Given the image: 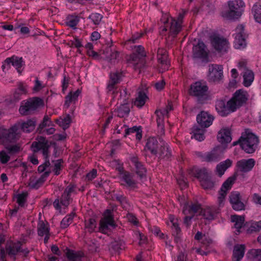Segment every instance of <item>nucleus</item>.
Returning a JSON list of instances; mask_svg holds the SVG:
<instances>
[{
  "label": "nucleus",
  "mask_w": 261,
  "mask_h": 261,
  "mask_svg": "<svg viewBox=\"0 0 261 261\" xmlns=\"http://www.w3.org/2000/svg\"><path fill=\"white\" fill-rule=\"evenodd\" d=\"M37 141L33 142L32 148L35 152L41 151L44 159V162L38 168L39 173L44 172L40 177L32 176L29 179V186L34 189H38L45 181L51 172L50 163L49 160V148L50 145L46 139L42 136L37 138Z\"/></svg>",
  "instance_id": "1"
},
{
  "label": "nucleus",
  "mask_w": 261,
  "mask_h": 261,
  "mask_svg": "<svg viewBox=\"0 0 261 261\" xmlns=\"http://www.w3.org/2000/svg\"><path fill=\"white\" fill-rule=\"evenodd\" d=\"M258 138L249 129H246L241 134L239 139L233 142V145L239 144L241 148L247 153H253L257 148Z\"/></svg>",
  "instance_id": "2"
},
{
  "label": "nucleus",
  "mask_w": 261,
  "mask_h": 261,
  "mask_svg": "<svg viewBox=\"0 0 261 261\" xmlns=\"http://www.w3.org/2000/svg\"><path fill=\"white\" fill-rule=\"evenodd\" d=\"M228 10L221 12L224 19L229 20L238 19L242 15L245 3L242 0H231L227 2Z\"/></svg>",
  "instance_id": "3"
},
{
  "label": "nucleus",
  "mask_w": 261,
  "mask_h": 261,
  "mask_svg": "<svg viewBox=\"0 0 261 261\" xmlns=\"http://www.w3.org/2000/svg\"><path fill=\"white\" fill-rule=\"evenodd\" d=\"M22 244L20 241H10L6 245V251L8 256L13 261H16L18 256L22 257L28 256L30 251L27 248H22Z\"/></svg>",
  "instance_id": "4"
},
{
  "label": "nucleus",
  "mask_w": 261,
  "mask_h": 261,
  "mask_svg": "<svg viewBox=\"0 0 261 261\" xmlns=\"http://www.w3.org/2000/svg\"><path fill=\"white\" fill-rule=\"evenodd\" d=\"M161 21L164 24L160 27V32L162 35H166L167 32L173 38L180 32L181 30V24L172 18H166L163 17Z\"/></svg>",
  "instance_id": "5"
},
{
  "label": "nucleus",
  "mask_w": 261,
  "mask_h": 261,
  "mask_svg": "<svg viewBox=\"0 0 261 261\" xmlns=\"http://www.w3.org/2000/svg\"><path fill=\"white\" fill-rule=\"evenodd\" d=\"M145 56L144 47L142 45L134 46V52L129 57V63L134 66L135 69H141L145 66V61L143 58Z\"/></svg>",
  "instance_id": "6"
},
{
  "label": "nucleus",
  "mask_w": 261,
  "mask_h": 261,
  "mask_svg": "<svg viewBox=\"0 0 261 261\" xmlns=\"http://www.w3.org/2000/svg\"><path fill=\"white\" fill-rule=\"evenodd\" d=\"M18 126L15 124L10 128L0 127V143L5 144L15 142L19 138L18 133Z\"/></svg>",
  "instance_id": "7"
},
{
  "label": "nucleus",
  "mask_w": 261,
  "mask_h": 261,
  "mask_svg": "<svg viewBox=\"0 0 261 261\" xmlns=\"http://www.w3.org/2000/svg\"><path fill=\"white\" fill-rule=\"evenodd\" d=\"M115 227L113 211L107 209L105 211L103 217L100 220L98 230L102 233L106 234L111 228H114Z\"/></svg>",
  "instance_id": "8"
},
{
  "label": "nucleus",
  "mask_w": 261,
  "mask_h": 261,
  "mask_svg": "<svg viewBox=\"0 0 261 261\" xmlns=\"http://www.w3.org/2000/svg\"><path fill=\"white\" fill-rule=\"evenodd\" d=\"M208 89L205 83L196 82L191 85L190 94L196 97L198 101L202 102L208 99Z\"/></svg>",
  "instance_id": "9"
},
{
  "label": "nucleus",
  "mask_w": 261,
  "mask_h": 261,
  "mask_svg": "<svg viewBox=\"0 0 261 261\" xmlns=\"http://www.w3.org/2000/svg\"><path fill=\"white\" fill-rule=\"evenodd\" d=\"M247 92L242 89L237 90L233 94L231 98L229 100L230 108L233 109V112L246 103L248 99Z\"/></svg>",
  "instance_id": "10"
},
{
  "label": "nucleus",
  "mask_w": 261,
  "mask_h": 261,
  "mask_svg": "<svg viewBox=\"0 0 261 261\" xmlns=\"http://www.w3.org/2000/svg\"><path fill=\"white\" fill-rule=\"evenodd\" d=\"M238 67L241 71V74L243 78V85L246 87H249L254 81V74L247 67V61L244 59L240 61Z\"/></svg>",
  "instance_id": "11"
},
{
  "label": "nucleus",
  "mask_w": 261,
  "mask_h": 261,
  "mask_svg": "<svg viewBox=\"0 0 261 261\" xmlns=\"http://www.w3.org/2000/svg\"><path fill=\"white\" fill-rule=\"evenodd\" d=\"M224 150L221 146H217L211 151L205 153H198V156L202 161L207 162H216L221 159L223 155Z\"/></svg>",
  "instance_id": "12"
},
{
  "label": "nucleus",
  "mask_w": 261,
  "mask_h": 261,
  "mask_svg": "<svg viewBox=\"0 0 261 261\" xmlns=\"http://www.w3.org/2000/svg\"><path fill=\"white\" fill-rule=\"evenodd\" d=\"M210 40L213 47L219 53L224 54L228 51L229 43L227 39L217 35H213L211 36Z\"/></svg>",
  "instance_id": "13"
},
{
  "label": "nucleus",
  "mask_w": 261,
  "mask_h": 261,
  "mask_svg": "<svg viewBox=\"0 0 261 261\" xmlns=\"http://www.w3.org/2000/svg\"><path fill=\"white\" fill-rule=\"evenodd\" d=\"M41 103V99L36 98L30 99L25 102L24 105H21L19 108V112L21 115H27L32 111L35 110Z\"/></svg>",
  "instance_id": "14"
},
{
  "label": "nucleus",
  "mask_w": 261,
  "mask_h": 261,
  "mask_svg": "<svg viewBox=\"0 0 261 261\" xmlns=\"http://www.w3.org/2000/svg\"><path fill=\"white\" fill-rule=\"evenodd\" d=\"M234 34V47L237 49L243 48L246 46V40L244 34V26L240 24L236 29Z\"/></svg>",
  "instance_id": "15"
},
{
  "label": "nucleus",
  "mask_w": 261,
  "mask_h": 261,
  "mask_svg": "<svg viewBox=\"0 0 261 261\" xmlns=\"http://www.w3.org/2000/svg\"><path fill=\"white\" fill-rule=\"evenodd\" d=\"M229 198V202L234 210L239 211L245 210V205L242 201L241 194L239 192H231Z\"/></svg>",
  "instance_id": "16"
},
{
  "label": "nucleus",
  "mask_w": 261,
  "mask_h": 261,
  "mask_svg": "<svg viewBox=\"0 0 261 261\" xmlns=\"http://www.w3.org/2000/svg\"><path fill=\"white\" fill-rule=\"evenodd\" d=\"M23 60L21 57H18L16 56H13L11 57L7 58L3 63L2 68L4 71L6 69L8 70L12 65L14 67L18 72L23 65Z\"/></svg>",
  "instance_id": "17"
},
{
  "label": "nucleus",
  "mask_w": 261,
  "mask_h": 261,
  "mask_svg": "<svg viewBox=\"0 0 261 261\" xmlns=\"http://www.w3.org/2000/svg\"><path fill=\"white\" fill-rule=\"evenodd\" d=\"M160 146V145L156 138L151 137L146 140L144 150L152 155L157 156Z\"/></svg>",
  "instance_id": "18"
},
{
  "label": "nucleus",
  "mask_w": 261,
  "mask_h": 261,
  "mask_svg": "<svg viewBox=\"0 0 261 261\" xmlns=\"http://www.w3.org/2000/svg\"><path fill=\"white\" fill-rule=\"evenodd\" d=\"M76 186L73 184H69L65 189L63 193L60 198L61 204L67 206L72 201L71 195L72 194H76Z\"/></svg>",
  "instance_id": "19"
},
{
  "label": "nucleus",
  "mask_w": 261,
  "mask_h": 261,
  "mask_svg": "<svg viewBox=\"0 0 261 261\" xmlns=\"http://www.w3.org/2000/svg\"><path fill=\"white\" fill-rule=\"evenodd\" d=\"M216 110L221 116H227L231 113L234 112L233 109L230 108L229 100L227 102L225 100L219 99L216 102Z\"/></svg>",
  "instance_id": "20"
},
{
  "label": "nucleus",
  "mask_w": 261,
  "mask_h": 261,
  "mask_svg": "<svg viewBox=\"0 0 261 261\" xmlns=\"http://www.w3.org/2000/svg\"><path fill=\"white\" fill-rule=\"evenodd\" d=\"M156 156L160 160L169 161L171 159L172 156V150L167 143L165 142L162 143L158 150Z\"/></svg>",
  "instance_id": "21"
},
{
  "label": "nucleus",
  "mask_w": 261,
  "mask_h": 261,
  "mask_svg": "<svg viewBox=\"0 0 261 261\" xmlns=\"http://www.w3.org/2000/svg\"><path fill=\"white\" fill-rule=\"evenodd\" d=\"M210 77L213 82H219L223 77V67L217 64H211L209 66Z\"/></svg>",
  "instance_id": "22"
},
{
  "label": "nucleus",
  "mask_w": 261,
  "mask_h": 261,
  "mask_svg": "<svg viewBox=\"0 0 261 261\" xmlns=\"http://www.w3.org/2000/svg\"><path fill=\"white\" fill-rule=\"evenodd\" d=\"M194 58L201 59L206 60L208 58V53L206 47L202 42H199L193 49Z\"/></svg>",
  "instance_id": "23"
},
{
  "label": "nucleus",
  "mask_w": 261,
  "mask_h": 261,
  "mask_svg": "<svg viewBox=\"0 0 261 261\" xmlns=\"http://www.w3.org/2000/svg\"><path fill=\"white\" fill-rule=\"evenodd\" d=\"M196 119L199 126L205 128L212 124L214 118L207 112H201L197 116Z\"/></svg>",
  "instance_id": "24"
},
{
  "label": "nucleus",
  "mask_w": 261,
  "mask_h": 261,
  "mask_svg": "<svg viewBox=\"0 0 261 261\" xmlns=\"http://www.w3.org/2000/svg\"><path fill=\"white\" fill-rule=\"evenodd\" d=\"M147 87L146 85H142V87L138 89V96L134 101V105L139 108L143 107L148 98L147 96Z\"/></svg>",
  "instance_id": "25"
},
{
  "label": "nucleus",
  "mask_w": 261,
  "mask_h": 261,
  "mask_svg": "<svg viewBox=\"0 0 261 261\" xmlns=\"http://www.w3.org/2000/svg\"><path fill=\"white\" fill-rule=\"evenodd\" d=\"M170 223L168 225H171L172 230V234L174 236V242L178 243L180 242L181 230L179 227L177 219H175L173 216H170Z\"/></svg>",
  "instance_id": "26"
},
{
  "label": "nucleus",
  "mask_w": 261,
  "mask_h": 261,
  "mask_svg": "<svg viewBox=\"0 0 261 261\" xmlns=\"http://www.w3.org/2000/svg\"><path fill=\"white\" fill-rule=\"evenodd\" d=\"M130 160L135 167L136 172L141 178L145 177L146 174V169L142 162H141L137 156H132Z\"/></svg>",
  "instance_id": "27"
},
{
  "label": "nucleus",
  "mask_w": 261,
  "mask_h": 261,
  "mask_svg": "<svg viewBox=\"0 0 261 261\" xmlns=\"http://www.w3.org/2000/svg\"><path fill=\"white\" fill-rule=\"evenodd\" d=\"M255 162L253 159H243L237 162V166L240 171L247 172L251 170L255 165Z\"/></svg>",
  "instance_id": "28"
},
{
  "label": "nucleus",
  "mask_w": 261,
  "mask_h": 261,
  "mask_svg": "<svg viewBox=\"0 0 261 261\" xmlns=\"http://www.w3.org/2000/svg\"><path fill=\"white\" fill-rule=\"evenodd\" d=\"M66 256L69 261H87V257L82 251H75L68 249Z\"/></svg>",
  "instance_id": "29"
},
{
  "label": "nucleus",
  "mask_w": 261,
  "mask_h": 261,
  "mask_svg": "<svg viewBox=\"0 0 261 261\" xmlns=\"http://www.w3.org/2000/svg\"><path fill=\"white\" fill-rule=\"evenodd\" d=\"M120 179L124 182L122 185L127 188L135 189L137 187V181L134 179L133 175L128 171L121 175Z\"/></svg>",
  "instance_id": "30"
},
{
  "label": "nucleus",
  "mask_w": 261,
  "mask_h": 261,
  "mask_svg": "<svg viewBox=\"0 0 261 261\" xmlns=\"http://www.w3.org/2000/svg\"><path fill=\"white\" fill-rule=\"evenodd\" d=\"M81 93V91L79 89L76 90L73 92H69L65 97L64 108L67 110L69 108L71 103H75Z\"/></svg>",
  "instance_id": "31"
},
{
  "label": "nucleus",
  "mask_w": 261,
  "mask_h": 261,
  "mask_svg": "<svg viewBox=\"0 0 261 261\" xmlns=\"http://www.w3.org/2000/svg\"><path fill=\"white\" fill-rule=\"evenodd\" d=\"M217 139L221 144H227L232 140L231 132L228 128L221 129L217 135Z\"/></svg>",
  "instance_id": "32"
},
{
  "label": "nucleus",
  "mask_w": 261,
  "mask_h": 261,
  "mask_svg": "<svg viewBox=\"0 0 261 261\" xmlns=\"http://www.w3.org/2000/svg\"><path fill=\"white\" fill-rule=\"evenodd\" d=\"M217 210L214 207H208L201 210L200 215L206 220H213L218 213Z\"/></svg>",
  "instance_id": "33"
},
{
  "label": "nucleus",
  "mask_w": 261,
  "mask_h": 261,
  "mask_svg": "<svg viewBox=\"0 0 261 261\" xmlns=\"http://www.w3.org/2000/svg\"><path fill=\"white\" fill-rule=\"evenodd\" d=\"M201 205L199 203H192L191 205L185 204L182 212L185 215H190L194 217V215L201 211Z\"/></svg>",
  "instance_id": "34"
},
{
  "label": "nucleus",
  "mask_w": 261,
  "mask_h": 261,
  "mask_svg": "<svg viewBox=\"0 0 261 261\" xmlns=\"http://www.w3.org/2000/svg\"><path fill=\"white\" fill-rule=\"evenodd\" d=\"M80 21V16L76 13L68 15L65 20L66 26L73 29H76V26Z\"/></svg>",
  "instance_id": "35"
},
{
  "label": "nucleus",
  "mask_w": 261,
  "mask_h": 261,
  "mask_svg": "<svg viewBox=\"0 0 261 261\" xmlns=\"http://www.w3.org/2000/svg\"><path fill=\"white\" fill-rule=\"evenodd\" d=\"M245 250V245H236L234 246L232 261H241L244 257Z\"/></svg>",
  "instance_id": "36"
},
{
  "label": "nucleus",
  "mask_w": 261,
  "mask_h": 261,
  "mask_svg": "<svg viewBox=\"0 0 261 261\" xmlns=\"http://www.w3.org/2000/svg\"><path fill=\"white\" fill-rule=\"evenodd\" d=\"M231 221L234 223V226L236 229V234H239L240 233V229L242 228L245 221L244 217L237 215H232Z\"/></svg>",
  "instance_id": "37"
},
{
  "label": "nucleus",
  "mask_w": 261,
  "mask_h": 261,
  "mask_svg": "<svg viewBox=\"0 0 261 261\" xmlns=\"http://www.w3.org/2000/svg\"><path fill=\"white\" fill-rule=\"evenodd\" d=\"M232 165V161L229 159L220 162L216 166V172L220 177L224 174L225 171Z\"/></svg>",
  "instance_id": "38"
},
{
  "label": "nucleus",
  "mask_w": 261,
  "mask_h": 261,
  "mask_svg": "<svg viewBox=\"0 0 261 261\" xmlns=\"http://www.w3.org/2000/svg\"><path fill=\"white\" fill-rule=\"evenodd\" d=\"M36 124V121L35 119H28L26 121L21 123V128L24 132L30 133L35 129Z\"/></svg>",
  "instance_id": "39"
},
{
  "label": "nucleus",
  "mask_w": 261,
  "mask_h": 261,
  "mask_svg": "<svg viewBox=\"0 0 261 261\" xmlns=\"http://www.w3.org/2000/svg\"><path fill=\"white\" fill-rule=\"evenodd\" d=\"M212 243V240L208 238H204L201 242V245L200 248H196V252L197 254L202 255H207L209 251H204L202 249L204 248L205 250L208 249L209 245Z\"/></svg>",
  "instance_id": "40"
},
{
  "label": "nucleus",
  "mask_w": 261,
  "mask_h": 261,
  "mask_svg": "<svg viewBox=\"0 0 261 261\" xmlns=\"http://www.w3.org/2000/svg\"><path fill=\"white\" fill-rule=\"evenodd\" d=\"M132 134H135L136 138L137 140H140L142 137V129L141 126H135L130 128H126L125 129L124 137H126Z\"/></svg>",
  "instance_id": "41"
},
{
  "label": "nucleus",
  "mask_w": 261,
  "mask_h": 261,
  "mask_svg": "<svg viewBox=\"0 0 261 261\" xmlns=\"http://www.w3.org/2000/svg\"><path fill=\"white\" fill-rule=\"evenodd\" d=\"M38 234L43 237L44 234L49 232V227L47 222H44L43 220H39L37 225Z\"/></svg>",
  "instance_id": "42"
},
{
  "label": "nucleus",
  "mask_w": 261,
  "mask_h": 261,
  "mask_svg": "<svg viewBox=\"0 0 261 261\" xmlns=\"http://www.w3.org/2000/svg\"><path fill=\"white\" fill-rule=\"evenodd\" d=\"M205 132L204 128L201 127L199 126H194L193 128V137L197 141H202L205 139Z\"/></svg>",
  "instance_id": "43"
},
{
  "label": "nucleus",
  "mask_w": 261,
  "mask_h": 261,
  "mask_svg": "<svg viewBox=\"0 0 261 261\" xmlns=\"http://www.w3.org/2000/svg\"><path fill=\"white\" fill-rule=\"evenodd\" d=\"M130 110L128 106L126 103L121 105L119 107L115 109L114 113L119 117H124L127 116L129 113Z\"/></svg>",
  "instance_id": "44"
},
{
  "label": "nucleus",
  "mask_w": 261,
  "mask_h": 261,
  "mask_svg": "<svg viewBox=\"0 0 261 261\" xmlns=\"http://www.w3.org/2000/svg\"><path fill=\"white\" fill-rule=\"evenodd\" d=\"M97 223L94 218H89L85 221V229L88 232L92 233L96 231Z\"/></svg>",
  "instance_id": "45"
},
{
  "label": "nucleus",
  "mask_w": 261,
  "mask_h": 261,
  "mask_svg": "<svg viewBox=\"0 0 261 261\" xmlns=\"http://www.w3.org/2000/svg\"><path fill=\"white\" fill-rule=\"evenodd\" d=\"M155 114L156 115V122L159 129L160 130L161 134H164L165 133L164 125V116L161 110H156Z\"/></svg>",
  "instance_id": "46"
},
{
  "label": "nucleus",
  "mask_w": 261,
  "mask_h": 261,
  "mask_svg": "<svg viewBox=\"0 0 261 261\" xmlns=\"http://www.w3.org/2000/svg\"><path fill=\"white\" fill-rule=\"evenodd\" d=\"M71 117L69 114H67L64 118H60L56 120V122L64 130L68 128L71 123Z\"/></svg>",
  "instance_id": "47"
},
{
  "label": "nucleus",
  "mask_w": 261,
  "mask_h": 261,
  "mask_svg": "<svg viewBox=\"0 0 261 261\" xmlns=\"http://www.w3.org/2000/svg\"><path fill=\"white\" fill-rule=\"evenodd\" d=\"M75 215V214L74 213H71L66 215L61 222V227L63 229L66 228L73 222Z\"/></svg>",
  "instance_id": "48"
},
{
  "label": "nucleus",
  "mask_w": 261,
  "mask_h": 261,
  "mask_svg": "<svg viewBox=\"0 0 261 261\" xmlns=\"http://www.w3.org/2000/svg\"><path fill=\"white\" fill-rule=\"evenodd\" d=\"M252 13L255 21L261 23V5L255 4L252 8Z\"/></svg>",
  "instance_id": "49"
},
{
  "label": "nucleus",
  "mask_w": 261,
  "mask_h": 261,
  "mask_svg": "<svg viewBox=\"0 0 261 261\" xmlns=\"http://www.w3.org/2000/svg\"><path fill=\"white\" fill-rule=\"evenodd\" d=\"M54 164L53 172L55 175H58L61 173V171L63 168V160L62 159H58L55 161H52Z\"/></svg>",
  "instance_id": "50"
},
{
  "label": "nucleus",
  "mask_w": 261,
  "mask_h": 261,
  "mask_svg": "<svg viewBox=\"0 0 261 261\" xmlns=\"http://www.w3.org/2000/svg\"><path fill=\"white\" fill-rule=\"evenodd\" d=\"M236 178L237 177L235 175L228 177L227 180L224 182L221 189L227 192L231 188Z\"/></svg>",
  "instance_id": "51"
},
{
  "label": "nucleus",
  "mask_w": 261,
  "mask_h": 261,
  "mask_svg": "<svg viewBox=\"0 0 261 261\" xmlns=\"http://www.w3.org/2000/svg\"><path fill=\"white\" fill-rule=\"evenodd\" d=\"M200 182L202 187L205 190H211L215 185L214 182L211 179L210 176L202 179Z\"/></svg>",
  "instance_id": "52"
},
{
  "label": "nucleus",
  "mask_w": 261,
  "mask_h": 261,
  "mask_svg": "<svg viewBox=\"0 0 261 261\" xmlns=\"http://www.w3.org/2000/svg\"><path fill=\"white\" fill-rule=\"evenodd\" d=\"M115 197L116 200L120 203L124 209L126 210L129 209L130 205L125 196L121 194H116Z\"/></svg>",
  "instance_id": "53"
},
{
  "label": "nucleus",
  "mask_w": 261,
  "mask_h": 261,
  "mask_svg": "<svg viewBox=\"0 0 261 261\" xmlns=\"http://www.w3.org/2000/svg\"><path fill=\"white\" fill-rule=\"evenodd\" d=\"M261 229V220L257 222H253L251 223L247 230L249 233L258 231Z\"/></svg>",
  "instance_id": "54"
},
{
  "label": "nucleus",
  "mask_w": 261,
  "mask_h": 261,
  "mask_svg": "<svg viewBox=\"0 0 261 261\" xmlns=\"http://www.w3.org/2000/svg\"><path fill=\"white\" fill-rule=\"evenodd\" d=\"M52 122L49 116L45 115L43 117L42 122L39 125L38 130L41 133L44 127L52 125Z\"/></svg>",
  "instance_id": "55"
},
{
  "label": "nucleus",
  "mask_w": 261,
  "mask_h": 261,
  "mask_svg": "<svg viewBox=\"0 0 261 261\" xmlns=\"http://www.w3.org/2000/svg\"><path fill=\"white\" fill-rule=\"evenodd\" d=\"M122 76L123 74L122 72L116 71L111 72L110 74V81L113 83L118 84L120 82Z\"/></svg>",
  "instance_id": "56"
},
{
  "label": "nucleus",
  "mask_w": 261,
  "mask_h": 261,
  "mask_svg": "<svg viewBox=\"0 0 261 261\" xmlns=\"http://www.w3.org/2000/svg\"><path fill=\"white\" fill-rule=\"evenodd\" d=\"M103 16L100 14L93 13L90 15L88 18L90 19L95 25H98L100 23Z\"/></svg>",
  "instance_id": "57"
},
{
  "label": "nucleus",
  "mask_w": 261,
  "mask_h": 261,
  "mask_svg": "<svg viewBox=\"0 0 261 261\" xmlns=\"http://www.w3.org/2000/svg\"><path fill=\"white\" fill-rule=\"evenodd\" d=\"M142 33H136L132 35V37L129 39L126 40L125 44H130L132 43H136L138 42V40L142 37Z\"/></svg>",
  "instance_id": "58"
},
{
  "label": "nucleus",
  "mask_w": 261,
  "mask_h": 261,
  "mask_svg": "<svg viewBox=\"0 0 261 261\" xmlns=\"http://www.w3.org/2000/svg\"><path fill=\"white\" fill-rule=\"evenodd\" d=\"M27 194L25 193H22L19 194L16 196V202L18 203L19 206L22 207L24 206V203L26 202Z\"/></svg>",
  "instance_id": "59"
},
{
  "label": "nucleus",
  "mask_w": 261,
  "mask_h": 261,
  "mask_svg": "<svg viewBox=\"0 0 261 261\" xmlns=\"http://www.w3.org/2000/svg\"><path fill=\"white\" fill-rule=\"evenodd\" d=\"M195 177L198 178L200 180V181L209 176L208 173L206 171V170L205 168L198 169L196 171L195 173Z\"/></svg>",
  "instance_id": "60"
},
{
  "label": "nucleus",
  "mask_w": 261,
  "mask_h": 261,
  "mask_svg": "<svg viewBox=\"0 0 261 261\" xmlns=\"http://www.w3.org/2000/svg\"><path fill=\"white\" fill-rule=\"evenodd\" d=\"M158 61L162 64L164 69H168L169 64L167 61V56L157 55Z\"/></svg>",
  "instance_id": "61"
},
{
  "label": "nucleus",
  "mask_w": 261,
  "mask_h": 261,
  "mask_svg": "<svg viewBox=\"0 0 261 261\" xmlns=\"http://www.w3.org/2000/svg\"><path fill=\"white\" fill-rule=\"evenodd\" d=\"M10 160V155L4 150L0 151V162L3 164L7 163Z\"/></svg>",
  "instance_id": "62"
},
{
  "label": "nucleus",
  "mask_w": 261,
  "mask_h": 261,
  "mask_svg": "<svg viewBox=\"0 0 261 261\" xmlns=\"http://www.w3.org/2000/svg\"><path fill=\"white\" fill-rule=\"evenodd\" d=\"M27 92L26 88L22 84H19L17 90L15 91L14 96L17 99H19V96L20 94H24Z\"/></svg>",
  "instance_id": "63"
},
{
  "label": "nucleus",
  "mask_w": 261,
  "mask_h": 261,
  "mask_svg": "<svg viewBox=\"0 0 261 261\" xmlns=\"http://www.w3.org/2000/svg\"><path fill=\"white\" fill-rule=\"evenodd\" d=\"M227 192L224 191V190H222L221 189L219 191L218 201L219 205L220 206H221L223 204V202H224L225 196L227 194Z\"/></svg>",
  "instance_id": "64"
}]
</instances>
